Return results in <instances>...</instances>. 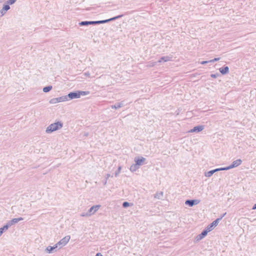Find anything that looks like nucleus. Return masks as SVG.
Masks as SVG:
<instances>
[{
	"mask_svg": "<svg viewBox=\"0 0 256 256\" xmlns=\"http://www.w3.org/2000/svg\"><path fill=\"white\" fill-rule=\"evenodd\" d=\"M62 126V124L60 122L52 124L47 128L46 132H52L60 128Z\"/></svg>",
	"mask_w": 256,
	"mask_h": 256,
	"instance_id": "1",
	"label": "nucleus"
},
{
	"mask_svg": "<svg viewBox=\"0 0 256 256\" xmlns=\"http://www.w3.org/2000/svg\"><path fill=\"white\" fill-rule=\"evenodd\" d=\"M208 232V230L206 228L201 232V233L198 235H197L194 239V242H197L204 238Z\"/></svg>",
	"mask_w": 256,
	"mask_h": 256,
	"instance_id": "2",
	"label": "nucleus"
},
{
	"mask_svg": "<svg viewBox=\"0 0 256 256\" xmlns=\"http://www.w3.org/2000/svg\"><path fill=\"white\" fill-rule=\"evenodd\" d=\"M200 202V200L197 199L187 200L185 201V204L192 207L198 204Z\"/></svg>",
	"mask_w": 256,
	"mask_h": 256,
	"instance_id": "3",
	"label": "nucleus"
},
{
	"mask_svg": "<svg viewBox=\"0 0 256 256\" xmlns=\"http://www.w3.org/2000/svg\"><path fill=\"white\" fill-rule=\"evenodd\" d=\"M86 93L85 92H70L68 96L70 99L78 98L81 95H84Z\"/></svg>",
	"mask_w": 256,
	"mask_h": 256,
	"instance_id": "4",
	"label": "nucleus"
},
{
	"mask_svg": "<svg viewBox=\"0 0 256 256\" xmlns=\"http://www.w3.org/2000/svg\"><path fill=\"white\" fill-rule=\"evenodd\" d=\"M219 222V219H216L214 221H213L212 223L209 224L206 228L208 230V232L212 230L214 228L218 226Z\"/></svg>",
	"mask_w": 256,
	"mask_h": 256,
	"instance_id": "5",
	"label": "nucleus"
},
{
	"mask_svg": "<svg viewBox=\"0 0 256 256\" xmlns=\"http://www.w3.org/2000/svg\"><path fill=\"white\" fill-rule=\"evenodd\" d=\"M204 128V126L202 125H198L194 126L192 128L188 130V132H196L198 133L201 131H202Z\"/></svg>",
	"mask_w": 256,
	"mask_h": 256,
	"instance_id": "6",
	"label": "nucleus"
},
{
	"mask_svg": "<svg viewBox=\"0 0 256 256\" xmlns=\"http://www.w3.org/2000/svg\"><path fill=\"white\" fill-rule=\"evenodd\" d=\"M70 238V236H66L56 244L58 246H65L69 242Z\"/></svg>",
	"mask_w": 256,
	"mask_h": 256,
	"instance_id": "7",
	"label": "nucleus"
},
{
	"mask_svg": "<svg viewBox=\"0 0 256 256\" xmlns=\"http://www.w3.org/2000/svg\"><path fill=\"white\" fill-rule=\"evenodd\" d=\"M145 160L146 158L142 156H137L134 158V162L139 167L144 164Z\"/></svg>",
	"mask_w": 256,
	"mask_h": 256,
	"instance_id": "8",
	"label": "nucleus"
},
{
	"mask_svg": "<svg viewBox=\"0 0 256 256\" xmlns=\"http://www.w3.org/2000/svg\"><path fill=\"white\" fill-rule=\"evenodd\" d=\"M112 20V18H110L108 20H100V21H96V22H82L80 23V24L81 25H87L88 24H102V23H104L106 22L110 21Z\"/></svg>",
	"mask_w": 256,
	"mask_h": 256,
	"instance_id": "9",
	"label": "nucleus"
},
{
	"mask_svg": "<svg viewBox=\"0 0 256 256\" xmlns=\"http://www.w3.org/2000/svg\"><path fill=\"white\" fill-rule=\"evenodd\" d=\"M172 58H173V56L172 55L163 56H162L159 59V60H158V62L159 63H160L162 62H169V61H172Z\"/></svg>",
	"mask_w": 256,
	"mask_h": 256,
	"instance_id": "10",
	"label": "nucleus"
},
{
	"mask_svg": "<svg viewBox=\"0 0 256 256\" xmlns=\"http://www.w3.org/2000/svg\"><path fill=\"white\" fill-rule=\"evenodd\" d=\"M242 162V160L240 159H238L234 161L230 165L228 166V168L231 169L237 167L241 164Z\"/></svg>",
	"mask_w": 256,
	"mask_h": 256,
	"instance_id": "11",
	"label": "nucleus"
},
{
	"mask_svg": "<svg viewBox=\"0 0 256 256\" xmlns=\"http://www.w3.org/2000/svg\"><path fill=\"white\" fill-rule=\"evenodd\" d=\"M219 70L222 74L225 75L229 72V68L228 66L224 65V66L220 68Z\"/></svg>",
	"mask_w": 256,
	"mask_h": 256,
	"instance_id": "12",
	"label": "nucleus"
},
{
	"mask_svg": "<svg viewBox=\"0 0 256 256\" xmlns=\"http://www.w3.org/2000/svg\"><path fill=\"white\" fill-rule=\"evenodd\" d=\"M100 207V205H96L92 206L90 208L89 210V212L90 214H94Z\"/></svg>",
	"mask_w": 256,
	"mask_h": 256,
	"instance_id": "13",
	"label": "nucleus"
},
{
	"mask_svg": "<svg viewBox=\"0 0 256 256\" xmlns=\"http://www.w3.org/2000/svg\"><path fill=\"white\" fill-rule=\"evenodd\" d=\"M124 101H122L120 102H118L116 103L114 105H113V108H115L116 110L122 108L124 106Z\"/></svg>",
	"mask_w": 256,
	"mask_h": 256,
	"instance_id": "14",
	"label": "nucleus"
},
{
	"mask_svg": "<svg viewBox=\"0 0 256 256\" xmlns=\"http://www.w3.org/2000/svg\"><path fill=\"white\" fill-rule=\"evenodd\" d=\"M22 220H23V218H13L11 220V221L9 223V224L8 226H10L11 225H12L14 224H16V223Z\"/></svg>",
	"mask_w": 256,
	"mask_h": 256,
	"instance_id": "15",
	"label": "nucleus"
},
{
	"mask_svg": "<svg viewBox=\"0 0 256 256\" xmlns=\"http://www.w3.org/2000/svg\"><path fill=\"white\" fill-rule=\"evenodd\" d=\"M140 167L135 163L130 166V170L132 172H134L138 170Z\"/></svg>",
	"mask_w": 256,
	"mask_h": 256,
	"instance_id": "16",
	"label": "nucleus"
},
{
	"mask_svg": "<svg viewBox=\"0 0 256 256\" xmlns=\"http://www.w3.org/2000/svg\"><path fill=\"white\" fill-rule=\"evenodd\" d=\"M216 172V170H215L214 169V170L208 171L207 172H205L204 176L206 177H210Z\"/></svg>",
	"mask_w": 256,
	"mask_h": 256,
	"instance_id": "17",
	"label": "nucleus"
},
{
	"mask_svg": "<svg viewBox=\"0 0 256 256\" xmlns=\"http://www.w3.org/2000/svg\"><path fill=\"white\" fill-rule=\"evenodd\" d=\"M163 196V192H157L156 194L154 195V198L157 199H161Z\"/></svg>",
	"mask_w": 256,
	"mask_h": 256,
	"instance_id": "18",
	"label": "nucleus"
},
{
	"mask_svg": "<svg viewBox=\"0 0 256 256\" xmlns=\"http://www.w3.org/2000/svg\"><path fill=\"white\" fill-rule=\"evenodd\" d=\"M122 207L124 208H127L128 206H133V204L132 203L128 202H123V203L122 204Z\"/></svg>",
	"mask_w": 256,
	"mask_h": 256,
	"instance_id": "19",
	"label": "nucleus"
},
{
	"mask_svg": "<svg viewBox=\"0 0 256 256\" xmlns=\"http://www.w3.org/2000/svg\"><path fill=\"white\" fill-rule=\"evenodd\" d=\"M58 246L57 244H56V245H54V246H48V247L46 248V250H47L49 253H50V252H52V251L53 250H54V249L56 248Z\"/></svg>",
	"mask_w": 256,
	"mask_h": 256,
	"instance_id": "20",
	"label": "nucleus"
},
{
	"mask_svg": "<svg viewBox=\"0 0 256 256\" xmlns=\"http://www.w3.org/2000/svg\"><path fill=\"white\" fill-rule=\"evenodd\" d=\"M214 170H216V172L220 171V170H230V168H228V166H226V167L216 168Z\"/></svg>",
	"mask_w": 256,
	"mask_h": 256,
	"instance_id": "21",
	"label": "nucleus"
},
{
	"mask_svg": "<svg viewBox=\"0 0 256 256\" xmlns=\"http://www.w3.org/2000/svg\"><path fill=\"white\" fill-rule=\"evenodd\" d=\"M8 228V226H4L3 228H0V236L2 234L4 230H6Z\"/></svg>",
	"mask_w": 256,
	"mask_h": 256,
	"instance_id": "22",
	"label": "nucleus"
},
{
	"mask_svg": "<svg viewBox=\"0 0 256 256\" xmlns=\"http://www.w3.org/2000/svg\"><path fill=\"white\" fill-rule=\"evenodd\" d=\"M52 88V86H48L44 87L43 88V91L44 92H49L50 90H51Z\"/></svg>",
	"mask_w": 256,
	"mask_h": 256,
	"instance_id": "23",
	"label": "nucleus"
},
{
	"mask_svg": "<svg viewBox=\"0 0 256 256\" xmlns=\"http://www.w3.org/2000/svg\"><path fill=\"white\" fill-rule=\"evenodd\" d=\"M121 168L122 167L120 166H119L118 170L115 172L114 175L116 176H117L118 175L119 173L120 172Z\"/></svg>",
	"mask_w": 256,
	"mask_h": 256,
	"instance_id": "24",
	"label": "nucleus"
},
{
	"mask_svg": "<svg viewBox=\"0 0 256 256\" xmlns=\"http://www.w3.org/2000/svg\"><path fill=\"white\" fill-rule=\"evenodd\" d=\"M56 100H58V102H64L66 100V98L64 97H60L56 98Z\"/></svg>",
	"mask_w": 256,
	"mask_h": 256,
	"instance_id": "25",
	"label": "nucleus"
},
{
	"mask_svg": "<svg viewBox=\"0 0 256 256\" xmlns=\"http://www.w3.org/2000/svg\"><path fill=\"white\" fill-rule=\"evenodd\" d=\"M220 74H218V73H216V74H210V77L212 78H216L218 76H220Z\"/></svg>",
	"mask_w": 256,
	"mask_h": 256,
	"instance_id": "26",
	"label": "nucleus"
},
{
	"mask_svg": "<svg viewBox=\"0 0 256 256\" xmlns=\"http://www.w3.org/2000/svg\"><path fill=\"white\" fill-rule=\"evenodd\" d=\"M123 16H124V14H120V15H118L117 16H113V21H114L119 18H120Z\"/></svg>",
	"mask_w": 256,
	"mask_h": 256,
	"instance_id": "27",
	"label": "nucleus"
},
{
	"mask_svg": "<svg viewBox=\"0 0 256 256\" xmlns=\"http://www.w3.org/2000/svg\"><path fill=\"white\" fill-rule=\"evenodd\" d=\"M220 60V58H214L212 60H208V62H217V61L219 60Z\"/></svg>",
	"mask_w": 256,
	"mask_h": 256,
	"instance_id": "28",
	"label": "nucleus"
},
{
	"mask_svg": "<svg viewBox=\"0 0 256 256\" xmlns=\"http://www.w3.org/2000/svg\"><path fill=\"white\" fill-rule=\"evenodd\" d=\"M50 102L51 104H56V103H58V100H56V98H55L52 99Z\"/></svg>",
	"mask_w": 256,
	"mask_h": 256,
	"instance_id": "29",
	"label": "nucleus"
},
{
	"mask_svg": "<svg viewBox=\"0 0 256 256\" xmlns=\"http://www.w3.org/2000/svg\"><path fill=\"white\" fill-rule=\"evenodd\" d=\"M10 9V6L8 5H5L3 7V10L5 11H7L8 10Z\"/></svg>",
	"mask_w": 256,
	"mask_h": 256,
	"instance_id": "30",
	"label": "nucleus"
},
{
	"mask_svg": "<svg viewBox=\"0 0 256 256\" xmlns=\"http://www.w3.org/2000/svg\"><path fill=\"white\" fill-rule=\"evenodd\" d=\"M226 212L225 213L220 215V216L218 218H217L216 219H219V222H220L222 218L226 216Z\"/></svg>",
	"mask_w": 256,
	"mask_h": 256,
	"instance_id": "31",
	"label": "nucleus"
},
{
	"mask_svg": "<svg viewBox=\"0 0 256 256\" xmlns=\"http://www.w3.org/2000/svg\"><path fill=\"white\" fill-rule=\"evenodd\" d=\"M210 62H208V60H204V61H202L200 64H208Z\"/></svg>",
	"mask_w": 256,
	"mask_h": 256,
	"instance_id": "32",
	"label": "nucleus"
},
{
	"mask_svg": "<svg viewBox=\"0 0 256 256\" xmlns=\"http://www.w3.org/2000/svg\"><path fill=\"white\" fill-rule=\"evenodd\" d=\"M16 1V0H10L8 1V4H14L15 2Z\"/></svg>",
	"mask_w": 256,
	"mask_h": 256,
	"instance_id": "33",
	"label": "nucleus"
},
{
	"mask_svg": "<svg viewBox=\"0 0 256 256\" xmlns=\"http://www.w3.org/2000/svg\"><path fill=\"white\" fill-rule=\"evenodd\" d=\"M252 210H256V204H254L253 206H252Z\"/></svg>",
	"mask_w": 256,
	"mask_h": 256,
	"instance_id": "34",
	"label": "nucleus"
},
{
	"mask_svg": "<svg viewBox=\"0 0 256 256\" xmlns=\"http://www.w3.org/2000/svg\"><path fill=\"white\" fill-rule=\"evenodd\" d=\"M96 256H102L100 253H98Z\"/></svg>",
	"mask_w": 256,
	"mask_h": 256,
	"instance_id": "35",
	"label": "nucleus"
},
{
	"mask_svg": "<svg viewBox=\"0 0 256 256\" xmlns=\"http://www.w3.org/2000/svg\"><path fill=\"white\" fill-rule=\"evenodd\" d=\"M196 74H197V73L194 74V76H196Z\"/></svg>",
	"mask_w": 256,
	"mask_h": 256,
	"instance_id": "36",
	"label": "nucleus"
}]
</instances>
